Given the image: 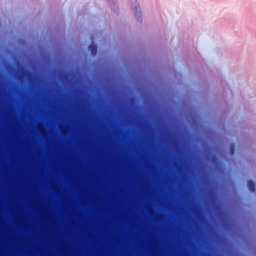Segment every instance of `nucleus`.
Returning a JSON list of instances; mask_svg holds the SVG:
<instances>
[{
  "mask_svg": "<svg viewBox=\"0 0 256 256\" xmlns=\"http://www.w3.org/2000/svg\"><path fill=\"white\" fill-rule=\"evenodd\" d=\"M12 256H16V218H12Z\"/></svg>",
  "mask_w": 256,
  "mask_h": 256,
  "instance_id": "nucleus-3",
  "label": "nucleus"
},
{
  "mask_svg": "<svg viewBox=\"0 0 256 256\" xmlns=\"http://www.w3.org/2000/svg\"><path fill=\"white\" fill-rule=\"evenodd\" d=\"M248 188L250 191L252 192H254L256 191L255 184L254 182L252 180H248L247 182Z\"/></svg>",
  "mask_w": 256,
  "mask_h": 256,
  "instance_id": "nucleus-6",
  "label": "nucleus"
},
{
  "mask_svg": "<svg viewBox=\"0 0 256 256\" xmlns=\"http://www.w3.org/2000/svg\"><path fill=\"white\" fill-rule=\"evenodd\" d=\"M16 124L18 125V123H16Z\"/></svg>",
  "mask_w": 256,
  "mask_h": 256,
  "instance_id": "nucleus-12",
  "label": "nucleus"
},
{
  "mask_svg": "<svg viewBox=\"0 0 256 256\" xmlns=\"http://www.w3.org/2000/svg\"><path fill=\"white\" fill-rule=\"evenodd\" d=\"M16 64H17V68H18V64H19V62H18V60H17ZM18 72H17V80H18Z\"/></svg>",
  "mask_w": 256,
  "mask_h": 256,
  "instance_id": "nucleus-9",
  "label": "nucleus"
},
{
  "mask_svg": "<svg viewBox=\"0 0 256 256\" xmlns=\"http://www.w3.org/2000/svg\"><path fill=\"white\" fill-rule=\"evenodd\" d=\"M88 50L90 52L92 56H96L98 52V48L96 44H92L88 46Z\"/></svg>",
  "mask_w": 256,
  "mask_h": 256,
  "instance_id": "nucleus-5",
  "label": "nucleus"
},
{
  "mask_svg": "<svg viewBox=\"0 0 256 256\" xmlns=\"http://www.w3.org/2000/svg\"><path fill=\"white\" fill-rule=\"evenodd\" d=\"M235 152V144L234 143H232L230 144V154L232 156Z\"/></svg>",
  "mask_w": 256,
  "mask_h": 256,
  "instance_id": "nucleus-7",
  "label": "nucleus"
},
{
  "mask_svg": "<svg viewBox=\"0 0 256 256\" xmlns=\"http://www.w3.org/2000/svg\"><path fill=\"white\" fill-rule=\"evenodd\" d=\"M208 152L206 154V157L207 159L211 162L214 164H218V159L216 156L214 154H211V149L208 148L206 150Z\"/></svg>",
  "mask_w": 256,
  "mask_h": 256,
  "instance_id": "nucleus-4",
  "label": "nucleus"
},
{
  "mask_svg": "<svg viewBox=\"0 0 256 256\" xmlns=\"http://www.w3.org/2000/svg\"><path fill=\"white\" fill-rule=\"evenodd\" d=\"M16 91H17V94H18V88H17Z\"/></svg>",
  "mask_w": 256,
  "mask_h": 256,
  "instance_id": "nucleus-10",
  "label": "nucleus"
},
{
  "mask_svg": "<svg viewBox=\"0 0 256 256\" xmlns=\"http://www.w3.org/2000/svg\"><path fill=\"white\" fill-rule=\"evenodd\" d=\"M27 75L28 77H32V74L30 72H27Z\"/></svg>",
  "mask_w": 256,
  "mask_h": 256,
  "instance_id": "nucleus-8",
  "label": "nucleus"
},
{
  "mask_svg": "<svg viewBox=\"0 0 256 256\" xmlns=\"http://www.w3.org/2000/svg\"><path fill=\"white\" fill-rule=\"evenodd\" d=\"M16 214H17V215L18 214V212L16 213Z\"/></svg>",
  "mask_w": 256,
  "mask_h": 256,
  "instance_id": "nucleus-11",
  "label": "nucleus"
},
{
  "mask_svg": "<svg viewBox=\"0 0 256 256\" xmlns=\"http://www.w3.org/2000/svg\"><path fill=\"white\" fill-rule=\"evenodd\" d=\"M210 199L213 202L214 206L215 207V209L218 212V215L219 217L222 220V223L224 224H226L227 220L226 219V216L224 214L222 210L220 208V206L215 204V202L216 200V192L214 191V189H211L210 191Z\"/></svg>",
  "mask_w": 256,
  "mask_h": 256,
  "instance_id": "nucleus-1",
  "label": "nucleus"
},
{
  "mask_svg": "<svg viewBox=\"0 0 256 256\" xmlns=\"http://www.w3.org/2000/svg\"><path fill=\"white\" fill-rule=\"evenodd\" d=\"M132 11L134 12L138 21L141 22L142 20V14L138 1H132L130 4Z\"/></svg>",
  "mask_w": 256,
  "mask_h": 256,
  "instance_id": "nucleus-2",
  "label": "nucleus"
}]
</instances>
